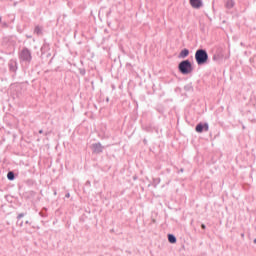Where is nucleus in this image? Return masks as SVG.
<instances>
[{
	"label": "nucleus",
	"mask_w": 256,
	"mask_h": 256,
	"mask_svg": "<svg viewBox=\"0 0 256 256\" xmlns=\"http://www.w3.org/2000/svg\"><path fill=\"white\" fill-rule=\"evenodd\" d=\"M168 241L169 243H177V237L173 234H168Z\"/></svg>",
	"instance_id": "obj_9"
},
{
	"label": "nucleus",
	"mask_w": 256,
	"mask_h": 256,
	"mask_svg": "<svg viewBox=\"0 0 256 256\" xmlns=\"http://www.w3.org/2000/svg\"><path fill=\"white\" fill-rule=\"evenodd\" d=\"M23 217H25V213L18 214L17 221H21V219H23Z\"/></svg>",
	"instance_id": "obj_13"
},
{
	"label": "nucleus",
	"mask_w": 256,
	"mask_h": 256,
	"mask_svg": "<svg viewBox=\"0 0 256 256\" xmlns=\"http://www.w3.org/2000/svg\"><path fill=\"white\" fill-rule=\"evenodd\" d=\"M43 29L39 26H36L34 29V33H36V35H41Z\"/></svg>",
	"instance_id": "obj_12"
},
{
	"label": "nucleus",
	"mask_w": 256,
	"mask_h": 256,
	"mask_svg": "<svg viewBox=\"0 0 256 256\" xmlns=\"http://www.w3.org/2000/svg\"><path fill=\"white\" fill-rule=\"evenodd\" d=\"M21 61H25L26 63H31V50H28L27 48H23L19 55Z\"/></svg>",
	"instance_id": "obj_3"
},
{
	"label": "nucleus",
	"mask_w": 256,
	"mask_h": 256,
	"mask_svg": "<svg viewBox=\"0 0 256 256\" xmlns=\"http://www.w3.org/2000/svg\"><path fill=\"white\" fill-rule=\"evenodd\" d=\"M39 133L42 134V133H43V130H39Z\"/></svg>",
	"instance_id": "obj_19"
},
{
	"label": "nucleus",
	"mask_w": 256,
	"mask_h": 256,
	"mask_svg": "<svg viewBox=\"0 0 256 256\" xmlns=\"http://www.w3.org/2000/svg\"><path fill=\"white\" fill-rule=\"evenodd\" d=\"M65 197H66L67 199H69V197H71V194H70V193H67V194L65 195Z\"/></svg>",
	"instance_id": "obj_17"
},
{
	"label": "nucleus",
	"mask_w": 256,
	"mask_h": 256,
	"mask_svg": "<svg viewBox=\"0 0 256 256\" xmlns=\"http://www.w3.org/2000/svg\"><path fill=\"white\" fill-rule=\"evenodd\" d=\"M195 60L197 65H205L209 61V54L205 49H198L195 52Z\"/></svg>",
	"instance_id": "obj_1"
},
{
	"label": "nucleus",
	"mask_w": 256,
	"mask_h": 256,
	"mask_svg": "<svg viewBox=\"0 0 256 256\" xmlns=\"http://www.w3.org/2000/svg\"><path fill=\"white\" fill-rule=\"evenodd\" d=\"M92 150L93 153H103V145H101V143H94L92 144Z\"/></svg>",
	"instance_id": "obj_5"
},
{
	"label": "nucleus",
	"mask_w": 256,
	"mask_h": 256,
	"mask_svg": "<svg viewBox=\"0 0 256 256\" xmlns=\"http://www.w3.org/2000/svg\"><path fill=\"white\" fill-rule=\"evenodd\" d=\"M54 195H57V192H54Z\"/></svg>",
	"instance_id": "obj_21"
},
{
	"label": "nucleus",
	"mask_w": 256,
	"mask_h": 256,
	"mask_svg": "<svg viewBox=\"0 0 256 256\" xmlns=\"http://www.w3.org/2000/svg\"><path fill=\"white\" fill-rule=\"evenodd\" d=\"M254 243H256V238L254 239Z\"/></svg>",
	"instance_id": "obj_22"
},
{
	"label": "nucleus",
	"mask_w": 256,
	"mask_h": 256,
	"mask_svg": "<svg viewBox=\"0 0 256 256\" xmlns=\"http://www.w3.org/2000/svg\"><path fill=\"white\" fill-rule=\"evenodd\" d=\"M25 225H31V223L29 221H26Z\"/></svg>",
	"instance_id": "obj_18"
},
{
	"label": "nucleus",
	"mask_w": 256,
	"mask_h": 256,
	"mask_svg": "<svg viewBox=\"0 0 256 256\" xmlns=\"http://www.w3.org/2000/svg\"><path fill=\"white\" fill-rule=\"evenodd\" d=\"M0 23H1V17H0Z\"/></svg>",
	"instance_id": "obj_24"
},
{
	"label": "nucleus",
	"mask_w": 256,
	"mask_h": 256,
	"mask_svg": "<svg viewBox=\"0 0 256 256\" xmlns=\"http://www.w3.org/2000/svg\"><path fill=\"white\" fill-rule=\"evenodd\" d=\"M184 89H185V91H192L193 87L188 85V86H185Z\"/></svg>",
	"instance_id": "obj_14"
},
{
	"label": "nucleus",
	"mask_w": 256,
	"mask_h": 256,
	"mask_svg": "<svg viewBox=\"0 0 256 256\" xmlns=\"http://www.w3.org/2000/svg\"><path fill=\"white\" fill-rule=\"evenodd\" d=\"M17 225H18L19 227H23V221L19 222V220H18V221H17Z\"/></svg>",
	"instance_id": "obj_15"
},
{
	"label": "nucleus",
	"mask_w": 256,
	"mask_h": 256,
	"mask_svg": "<svg viewBox=\"0 0 256 256\" xmlns=\"http://www.w3.org/2000/svg\"><path fill=\"white\" fill-rule=\"evenodd\" d=\"M190 5L194 9H201V7H203V2L201 0H190Z\"/></svg>",
	"instance_id": "obj_6"
},
{
	"label": "nucleus",
	"mask_w": 256,
	"mask_h": 256,
	"mask_svg": "<svg viewBox=\"0 0 256 256\" xmlns=\"http://www.w3.org/2000/svg\"><path fill=\"white\" fill-rule=\"evenodd\" d=\"M223 59V54H215L213 56V61H221Z\"/></svg>",
	"instance_id": "obj_11"
},
{
	"label": "nucleus",
	"mask_w": 256,
	"mask_h": 256,
	"mask_svg": "<svg viewBox=\"0 0 256 256\" xmlns=\"http://www.w3.org/2000/svg\"><path fill=\"white\" fill-rule=\"evenodd\" d=\"M180 172L183 173V168L180 169Z\"/></svg>",
	"instance_id": "obj_20"
},
{
	"label": "nucleus",
	"mask_w": 256,
	"mask_h": 256,
	"mask_svg": "<svg viewBox=\"0 0 256 256\" xmlns=\"http://www.w3.org/2000/svg\"><path fill=\"white\" fill-rule=\"evenodd\" d=\"M45 135H49V133H46Z\"/></svg>",
	"instance_id": "obj_23"
},
{
	"label": "nucleus",
	"mask_w": 256,
	"mask_h": 256,
	"mask_svg": "<svg viewBox=\"0 0 256 256\" xmlns=\"http://www.w3.org/2000/svg\"><path fill=\"white\" fill-rule=\"evenodd\" d=\"M178 71H180L182 75H189L193 73V64H191L189 60H183L178 64Z\"/></svg>",
	"instance_id": "obj_2"
},
{
	"label": "nucleus",
	"mask_w": 256,
	"mask_h": 256,
	"mask_svg": "<svg viewBox=\"0 0 256 256\" xmlns=\"http://www.w3.org/2000/svg\"><path fill=\"white\" fill-rule=\"evenodd\" d=\"M186 57H189V49L184 48L180 54H179V58L180 59H185Z\"/></svg>",
	"instance_id": "obj_7"
},
{
	"label": "nucleus",
	"mask_w": 256,
	"mask_h": 256,
	"mask_svg": "<svg viewBox=\"0 0 256 256\" xmlns=\"http://www.w3.org/2000/svg\"><path fill=\"white\" fill-rule=\"evenodd\" d=\"M7 179L9 181H14L15 180V172L9 171L8 174H7Z\"/></svg>",
	"instance_id": "obj_10"
},
{
	"label": "nucleus",
	"mask_w": 256,
	"mask_h": 256,
	"mask_svg": "<svg viewBox=\"0 0 256 256\" xmlns=\"http://www.w3.org/2000/svg\"><path fill=\"white\" fill-rule=\"evenodd\" d=\"M201 229H207V226H205V224H201Z\"/></svg>",
	"instance_id": "obj_16"
},
{
	"label": "nucleus",
	"mask_w": 256,
	"mask_h": 256,
	"mask_svg": "<svg viewBox=\"0 0 256 256\" xmlns=\"http://www.w3.org/2000/svg\"><path fill=\"white\" fill-rule=\"evenodd\" d=\"M235 7V2L233 0H227L226 1V8L227 9H233Z\"/></svg>",
	"instance_id": "obj_8"
},
{
	"label": "nucleus",
	"mask_w": 256,
	"mask_h": 256,
	"mask_svg": "<svg viewBox=\"0 0 256 256\" xmlns=\"http://www.w3.org/2000/svg\"><path fill=\"white\" fill-rule=\"evenodd\" d=\"M195 131L197 133H203V131H209V124L200 122L196 125Z\"/></svg>",
	"instance_id": "obj_4"
}]
</instances>
